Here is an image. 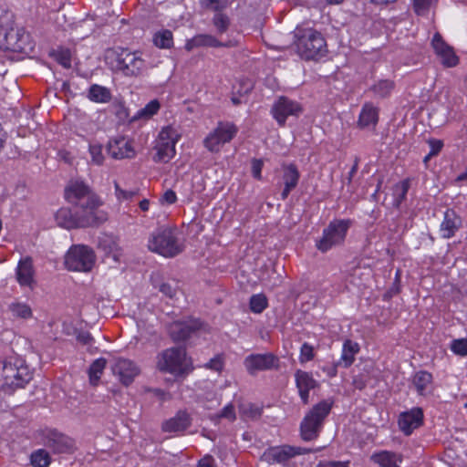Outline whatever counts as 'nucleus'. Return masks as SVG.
I'll return each mask as SVG.
<instances>
[{
	"label": "nucleus",
	"mask_w": 467,
	"mask_h": 467,
	"mask_svg": "<svg viewBox=\"0 0 467 467\" xmlns=\"http://www.w3.org/2000/svg\"><path fill=\"white\" fill-rule=\"evenodd\" d=\"M65 198L75 209L96 216L98 222L107 221V213L99 209L102 205L101 200L84 181L70 180L65 188Z\"/></svg>",
	"instance_id": "1"
},
{
	"label": "nucleus",
	"mask_w": 467,
	"mask_h": 467,
	"mask_svg": "<svg viewBox=\"0 0 467 467\" xmlns=\"http://www.w3.org/2000/svg\"><path fill=\"white\" fill-rule=\"evenodd\" d=\"M32 379L26 361L18 356H10L0 362V389L12 392L24 388Z\"/></svg>",
	"instance_id": "2"
},
{
	"label": "nucleus",
	"mask_w": 467,
	"mask_h": 467,
	"mask_svg": "<svg viewBox=\"0 0 467 467\" xmlns=\"http://www.w3.org/2000/svg\"><path fill=\"white\" fill-rule=\"evenodd\" d=\"M148 249L164 257H174L181 254L183 244L178 238L175 229L170 227H159L151 232L148 238Z\"/></svg>",
	"instance_id": "3"
},
{
	"label": "nucleus",
	"mask_w": 467,
	"mask_h": 467,
	"mask_svg": "<svg viewBox=\"0 0 467 467\" xmlns=\"http://www.w3.org/2000/svg\"><path fill=\"white\" fill-rule=\"evenodd\" d=\"M295 42L297 54L306 60H317L326 56L327 47L321 33L312 28L298 30Z\"/></svg>",
	"instance_id": "4"
},
{
	"label": "nucleus",
	"mask_w": 467,
	"mask_h": 467,
	"mask_svg": "<svg viewBox=\"0 0 467 467\" xmlns=\"http://www.w3.org/2000/svg\"><path fill=\"white\" fill-rule=\"evenodd\" d=\"M157 368L175 377L185 376L192 370L186 351L181 347L167 348L160 353L157 357Z\"/></svg>",
	"instance_id": "5"
},
{
	"label": "nucleus",
	"mask_w": 467,
	"mask_h": 467,
	"mask_svg": "<svg viewBox=\"0 0 467 467\" xmlns=\"http://www.w3.org/2000/svg\"><path fill=\"white\" fill-rule=\"evenodd\" d=\"M332 406V400H324L315 405L305 416L300 424L301 437L304 441H313L318 437Z\"/></svg>",
	"instance_id": "6"
},
{
	"label": "nucleus",
	"mask_w": 467,
	"mask_h": 467,
	"mask_svg": "<svg viewBox=\"0 0 467 467\" xmlns=\"http://www.w3.org/2000/svg\"><path fill=\"white\" fill-rule=\"evenodd\" d=\"M54 217L58 226L68 230L94 227L101 224V223L95 220L96 216L90 215V213L88 214L75 208L72 211L68 207H62L57 211Z\"/></svg>",
	"instance_id": "7"
},
{
	"label": "nucleus",
	"mask_w": 467,
	"mask_h": 467,
	"mask_svg": "<svg viewBox=\"0 0 467 467\" xmlns=\"http://www.w3.org/2000/svg\"><path fill=\"white\" fill-rule=\"evenodd\" d=\"M116 70L128 78H139L147 70V63L139 51L121 49L116 58Z\"/></svg>",
	"instance_id": "8"
},
{
	"label": "nucleus",
	"mask_w": 467,
	"mask_h": 467,
	"mask_svg": "<svg viewBox=\"0 0 467 467\" xmlns=\"http://www.w3.org/2000/svg\"><path fill=\"white\" fill-rule=\"evenodd\" d=\"M94 251L84 244L73 245L65 256L66 267L70 271L88 272L95 264Z\"/></svg>",
	"instance_id": "9"
},
{
	"label": "nucleus",
	"mask_w": 467,
	"mask_h": 467,
	"mask_svg": "<svg viewBox=\"0 0 467 467\" xmlns=\"http://www.w3.org/2000/svg\"><path fill=\"white\" fill-rule=\"evenodd\" d=\"M180 135L177 130L171 127L163 128L159 133L154 147L156 153L153 156L155 162L167 163L175 155V144L179 140Z\"/></svg>",
	"instance_id": "10"
},
{
	"label": "nucleus",
	"mask_w": 467,
	"mask_h": 467,
	"mask_svg": "<svg viewBox=\"0 0 467 467\" xmlns=\"http://www.w3.org/2000/svg\"><path fill=\"white\" fill-rule=\"evenodd\" d=\"M3 35V46L5 49L14 52H26L33 48L30 40V35L23 27H10L0 30V36Z\"/></svg>",
	"instance_id": "11"
},
{
	"label": "nucleus",
	"mask_w": 467,
	"mask_h": 467,
	"mask_svg": "<svg viewBox=\"0 0 467 467\" xmlns=\"http://www.w3.org/2000/svg\"><path fill=\"white\" fill-rule=\"evenodd\" d=\"M348 230V221H337L330 223L324 229L322 238L317 242V248L322 253L327 252L333 246L341 244Z\"/></svg>",
	"instance_id": "12"
},
{
	"label": "nucleus",
	"mask_w": 467,
	"mask_h": 467,
	"mask_svg": "<svg viewBox=\"0 0 467 467\" xmlns=\"http://www.w3.org/2000/svg\"><path fill=\"white\" fill-rule=\"evenodd\" d=\"M311 450L289 445L268 448L262 455V460L269 464H284L296 455L309 453Z\"/></svg>",
	"instance_id": "13"
},
{
	"label": "nucleus",
	"mask_w": 467,
	"mask_h": 467,
	"mask_svg": "<svg viewBox=\"0 0 467 467\" xmlns=\"http://www.w3.org/2000/svg\"><path fill=\"white\" fill-rule=\"evenodd\" d=\"M303 111L301 105L286 97H279L272 106L271 113L279 126H285L288 117H298Z\"/></svg>",
	"instance_id": "14"
},
{
	"label": "nucleus",
	"mask_w": 467,
	"mask_h": 467,
	"mask_svg": "<svg viewBox=\"0 0 467 467\" xmlns=\"http://www.w3.org/2000/svg\"><path fill=\"white\" fill-rule=\"evenodd\" d=\"M203 329V324L199 319L189 318L171 323L169 327L171 337L174 341H183Z\"/></svg>",
	"instance_id": "15"
},
{
	"label": "nucleus",
	"mask_w": 467,
	"mask_h": 467,
	"mask_svg": "<svg viewBox=\"0 0 467 467\" xmlns=\"http://www.w3.org/2000/svg\"><path fill=\"white\" fill-rule=\"evenodd\" d=\"M278 362V358L272 353L251 354L244 358V366L251 375L257 371L276 368Z\"/></svg>",
	"instance_id": "16"
},
{
	"label": "nucleus",
	"mask_w": 467,
	"mask_h": 467,
	"mask_svg": "<svg viewBox=\"0 0 467 467\" xmlns=\"http://www.w3.org/2000/svg\"><path fill=\"white\" fill-rule=\"evenodd\" d=\"M42 443L54 453H68L73 449L72 440L56 430L46 431L43 433Z\"/></svg>",
	"instance_id": "17"
},
{
	"label": "nucleus",
	"mask_w": 467,
	"mask_h": 467,
	"mask_svg": "<svg viewBox=\"0 0 467 467\" xmlns=\"http://www.w3.org/2000/svg\"><path fill=\"white\" fill-rule=\"evenodd\" d=\"M112 372L119 378L123 385L129 386L133 382L135 377L139 375L140 369L136 364L130 359L117 358L112 365Z\"/></svg>",
	"instance_id": "18"
},
{
	"label": "nucleus",
	"mask_w": 467,
	"mask_h": 467,
	"mask_svg": "<svg viewBox=\"0 0 467 467\" xmlns=\"http://www.w3.org/2000/svg\"><path fill=\"white\" fill-rule=\"evenodd\" d=\"M35 275L36 271L32 258L26 256L20 259L16 269V276L18 284L21 286L28 287L33 290L36 284Z\"/></svg>",
	"instance_id": "19"
},
{
	"label": "nucleus",
	"mask_w": 467,
	"mask_h": 467,
	"mask_svg": "<svg viewBox=\"0 0 467 467\" xmlns=\"http://www.w3.org/2000/svg\"><path fill=\"white\" fill-rule=\"evenodd\" d=\"M398 423L405 435H410L415 429L423 424L422 409L416 407L409 411L400 413Z\"/></svg>",
	"instance_id": "20"
},
{
	"label": "nucleus",
	"mask_w": 467,
	"mask_h": 467,
	"mask_svg": "<svg viewBox=\"0 0 467 467\" xmlns=\"http://www.w3.org/2000/svg\"><path fill=\"white\" fill-rule=\"evenodd\" d=\"M431 46L435 53L441 57V64L447 67H455L458 64V57L452 47L447 45L440 33L433 36Z\"/></svg>",
	"instance_id": "21"
},
{
	"label": "nucleus",
	"mask_w": 467,
	"mask_h": 467,
	"mask_svg": "<svg viewBox=\"0 0 467 467\" xmlns=\"http://www.w3.org/2000/svg\"><path fill=\"white\" fill-rule=\"evenodd\" d=\"M295 381L302 402L307 404L309 402V391L317 388L319 386L318 382L311 373L301 369L295 372Z\"/></svg>",
	"instance_id": "22"
},
{
	"label": "nucleus",
	"mask_w": 467,
	"mask_h": 467,
	"mask_svg": "<svg viewBox=\"0 0 467 467\" xmlns=\"http://www.w3.org/2000/svg\"><path fill=\"white\" fill-rule=\"evenodd\" d=\"M108 150L109 155L117 160L131 159L136 154L131 142L125 138L110 140L108 145Z\"/></svg>",
	"instance_id": "23"
},
{
	"label": "nucleus",
	"mask_w": 467,
	"mask_h": 467,
	"mask_svg": "<svg viewBox=\"0 0 467 467\" xmlns=\"http://www.w3.org/2000/svg\"><path fill=\"white\" fill-rule=\"evenodd\" d=\"M379 121V109L371 102L365 103L357 122L360 130H374Z\"/></svg>",
	"instance_id": "24"
},
{
	"label": "nucleus",
	"mask_w": 467,
	"mask_h": 467,
	"mask_svg": "<svg viewBox=\"0 0 467 467\" xmlns=\"http://www.w3.org/2000/svg\"><path fill=\"white\" fill-rule=\"evenodd\" d=\"M201 47H230V45L223 44L220 42L215 36L208 34L196 35L192 38L187 40L185 44V49L187 51H192V49Z\"/></svg>",
	"instance_id": "25"
},
{
	"label": "nucleus",
	"mask_w": 467,
	"mask_h": 467,
	"mask_svg": "<svg viewBox=\"0 0 467 467\" xmlns=\"http://www.w3.org/2000/svg\"><path fill=\"white\" fill-rule=\"evenodd\" d=\"M191 424L190 416L186 411H179L173 418L162 423V431L177 432L186 430Z\"/></svg>",
	"instance_id": "26"
},
{
	"label": "nucleus",
	"mask_w": 467,
	"mask_h": 467,
	"mask_svg": "<svg viewBox=\"0 0 467 467\" xmlns=\"http://www.w3.org/2000/svg\"><path fill=\"white\" fill-rule=\"evenodd\" d=\"M299 177V171L294 164H290L285 168L283 175L285 188L281 192L282 200H285L290 192L296 187Z\"/></svg>",
	"instance_id": "27"
},
{
	"label": "nucleus",
	"mask_w": 467,
	"mask_h": 467,
	"mask_svg": "<svg viewBox=\"0 0 467 467\" xmlns=\"http://www.w3.org/2000/svg\"><path fill=\"white\" fill-rule=\"evenodd\" d=\"M372 367L373 362L371 359H365L360 364L355 366V368L352 369V373H357V375H355V379L352 384L356 389H362L366 386Z\"/></svg>",
	"instance_id": "28"
},
{
	"label": "nucleus",
	"mask_w": 467,
	"mask_h": 467,
	"mask_svg": "<svg viewBox=\"0 0 467 467\" xmlns=\"http://www.w3.org/2000/svg\"><path fill=\"white\" fill-rule=\"evenodd\" d=\"M461 223L460 218H458L452 210H447L444 213V219L441 224V235L444 238H451L454 235L456 230L459 228Z\"/></svg>",
	"instance_id": "29"
},
{
	"label": "nucleus",
	"mask_w": 467,
	"mask_h": 467,
	"mask_svg": "<svg viewBox=\"0 0 467 467\" xmlns=\"http://www.w3.org/2000/svg\"><path fill=\"white\" fill-rule=\"evenodd\" d=\"M371 460L378 463L380 467H400L399 463L401 462V456L396 452L382 451L374 453Z\"/></svg>",
	"instance_id": "30"
},
{
	"label": "nucleus",
	"mask_w": 467,
	"mask_h": 467,
	"mask_svg": "<svg viewBox=\"0 0 467 467\" xmlns=\"http://www.w3.org/2000/svg\"><path fill=\"white\" fill-rule=\"evenodd\" d=\"M344 366L348 368L350 365V340L347 339L343 345V352L341 356V360L337 362L336 364H331L327 366H324L322 370L326 372V374L329 377H335L337 375V369L339 366Z\"/></svg>",
	"instance_id": "31"
},
{
	"label": "nucleus",
	"mask_w": 467,
	"mask_h": 467,
	"mask_svg": "<svg viewBox=\"0 0 467 467\" xmlns=\"http://www.w3.org/2000/svg\"><path fill=\"white\" fill-rule=\"evenodd\" d=\"M88 98L96 103H107L111 99V93L108 88L93 84L88 88Z\"/></svg>",
	"instance_id": "32"
},
{
	"label": "nucleus",
	"mask_w": 467,
	"mask_h": 467,
	"mask_svg": "<svg viewBox=\"0 0 467 467\" xmlns=\"http://www.w3.org/2000/svg\"><path fill=\"white\" fill-rule=\"evenodd\" d=\"M214 131L221 138V141L227 143L236 135L238 129L231 122H220Z\"/></svg>",
	"instance_id": "33"
},
{
	"label": "nucleus",
	"mask_w": 467,
	"mask_h": 467,
	"mask_svg": "<svg viewBox=\"0 0 467 467\" xmlns=\"http://www.w3.org/2000/svg\"><path fill=\"white\" fill-rule=\"evenodd\" d=\"M107 360L103 358H97L92 362L88 368L89 381L92 385L96 386L106 368Z\"/></svg>",
	"instance_id": "34"
},
{
	"label": "nucleus",
	"mask_w": 467,
	"mask_h": 467,
	"mask_svg": "<svg viewBox=\"0 0 467 467\" xmlns=\"http://www.w3.org/2000/svg\"><path fill=\"white\" fill-rule=\"evenodd\" d=\"M410 186V179H405L397 183L393 189L394 202L393 205L399 208L403 201H405L408 191Z\"/></svg>",
	"instance_id": "35"
},
{
	"label": "nucleus",
	"mask_w": 467,
	"mask_h": 467,
	"mask_svg": "<svg viewBox=\"0 0 467 467\" xmlns=\"http://www.w3.org/2000/svg\"><path fill=\"white\" fill-rule=\"evenodd\" d=\"M30 462L33 467H48L51 462V457L45 449H38L31 453Z\"/></svg>",
	"instance_id": "36"
},
{
	"label": "nucleus",
	"mask_w": 467,
	"mask_h": 467,
	"mask_svg": "<svg viewBox=\"0 0 467 467\" xmlns=\"http://www.w3.org/2000/svg\"><path fill=\"white\" fill-rule=\"evenodd\" d=\"M153 43L160 48H171L173 45V36L171 30L163 29L155 33Z\"/></svg>",
	"instance_id": "37"
},
{
	"label": "nucleus",
	"mask_w": 467,
	"mask_h": 467,
	"mask_svg": "<svg viewBox=\"0 0 467 467\" xmlns=\"http://www.w3.org/2000/svg\"><path fill=\"white\" fill-rule=\"evenodd\" d=\"M432 381V375L427 371H419L413 378V384L419 394L422 395Z\"/></svg>",
	"instance_id": "38"
},
{
	"label": "nucleus",
	"mask_w": 467,
	"mask_h": 467,
	"mask_svg": "<svg viewBox=\"0 0 467 467\" xmlns=\"http://www.w3.org/2000/svg\"><path fill=\"white\" fill-rule=\"evenodd\" d=\"M8 308L15 317L28 319L32 317V309L26 303L14 302L9 305Z\"/></svg>",
	"instance_id": "39"
},
{
	"label": "nucleus",
	"mask_w": 467,
	"mask_h": 467,
	"mask_svg": "<svg viewBox=\"0 0 467 467\" xmlns=\"http://www.w3.org/2000/svg\"><path fill=\"white\" fill-rule=\"evenodd\" d=\"M394 82L389 79L379 80L371 87L373 92L381 98H385L390 94L394 88Z\"/></svg>",
	"instance_id": "40"
},
{
	"label": "nucleus",
	"mask_w": 467,
	"mask_h": 467,
	"mask_svg": "<svg viewBox=\"0 0 467 467\" xmlns=\"http://www.w3.org/2000/svg\"><path fill=\"white\" fill-rule=\"evenodd\" d=\"M250 309L255 314L262 313L267 307V298L263 294H256L250 298Z\"/></svg>",
	"instance_id": "41"
},
{
	"label": "nucleus",
	"mask_w": 467,
	"mask_h": 467,
	"mask_svg": "<svg viewBox=\"0 0 467 467\" xmlns=\"http://www.w3.org/2000/svg\"><path fill=\"white\" fill-rule=\"evenodd\" d=\"M212 22L219 34L225 33L230 26V18L223 12L216 13L213 16Z\"/></svg>",
	"instance_id": "42"
},
{
	"label": "nucleus",
	"mask_w": 467,
	"mask_h": 467,
	"mask_svg": "<svg viewBox=\"0 0 467 467\" xmlns=\"http://www.w3.org/2000/svg\"><path fill=\"white\" fill-rule=\"evenodd\" d=\"M202 7L214 11L216 13H222L229 5L228 0H200Z\"/></svg>",
	"instance_id": "43"
},
{
	"label": "nucleus",
	"mask_w": 467,
	"mask_h": 467,
	"mask_svg": "<svg viewBox=\"0 0 467 467\" xmlns=\"http://www.w3.org/2000/svg\"><path fill=\"white\" fill-rule=\"evenodd\" d=\"M203 143L205 148L212 152L219 151L221 146L225 144L224 142L221 141V138L214 130L204 139Z\"/></svg>",
	"instance_id": "44"
},
{
	"label": "nucleus",
	"mask_w": 467,
	"mask_h": 467,
	"mask_svg": "<svg viewBox=\"0 0 467 467\" xmlns=\"http://www.w3.org/2000/svg\"><path fill=\"white\" fill-rule=\"evenodd\" d=\"M160 107V102L157 99L150 100L137 112V116L139 118L150 119L159 111Z\"/></svg>",
	"instance_id": "45"
},
{
	"label": "nucleus",
	"mask_w": 467,
	"mask_h": 467,
	"mask_svg": "<svg viewBox=\"0 0 467 467\" xmlns=\"http://www.w3.org/2000/svg\"><path fill=\"white\" fill-rule=\"evenodd\" d=\"M261 413L262 409L254 404L247 403L240 406V414L242 417L254 420L259 418Z\"/></svg>",
	"instance_id": "46"
},
{
	"label": "nucleus",
	"mask_w": 467,
	"mask_h": 467,
	"mask_svg": "<svg viewBox=\"0 0 467 467\" xmlns=\"http://www.w3.org/2000/svg\"><path fill=\"white\" fill-rule=\"evenodd\" d=\"M88 151L91 157V161L96 165H101L104 161V155L102 153V145L99 143H90Z\"/></svg>",
	"instance_id": "47"
},
{
	"label": "nucleus",
	"mask_w": 467,
	"mask_h": 467,
	"mask_svg": "<svg viewBox=\"0 0 467 467\" xmlns=\"http://www.w3.org/2000/svg\"><path fill=\"white\" fill-rule=\"evenodd\" d=\"M451 349L456 355L462 357L467 356V338L452 340Z\"/></svg>",
	"instance_id": "48"
},
{
	"label": "nucleus",
	"mask_w": 467,
	"mask_h": 467,
	"mask_svg": "<svg viewBox=\"0 0 467 467\" xmlns=\"http://www.w3.org/2000/svg\"><path fill=\"white\" fill-rule=\"evenodd\" d=\"M314 358V351L312 346L304 343L300 348V361L302 363L307 362Z\"/></svg>",
	"instance_id": "49"
},
{
	"label": "nucleus",
	"mask_w": 467,
	"mask_h": 467,
	"mask_svg": "<svg viewBox=\"0 0 467 467\" xmlns=\"http://www.w3.org/2000/svg\"><path fill=\"white\" fill-rule=\"evenodd\" d=\"M116 197L119 200H130L137 194L135 191L122 190L117 182H114Z\"/></svg>",
	"instance_id": "50"
},
{
	"label": "nucleus",
	"mask_w": 467,
	"mask_h": 467,
	"mask_svg": "<svg viewBox=\"0 0 467 467\" xmlns=\"http://www.w3.org/2000/svg\"><path fill=\"white\" fill-rule=\"evenodd\" d=\"M57 60L65 68L71 67V55L69 50H61L58 52Z\"/></svg>",
	"instance_id": "51"
},
{
	"label": "nucleus",
	"mask_w": 467,
	"mask_h": 467,
	"mask_svg": "<svg viewBox=\"0 0 467 467\" xmlns=\"http://www.w3.org/2000/svg\"><path fill=\"white\" fill-rule=\"evenodd\" d=\"M433 0H414V10L418 15L424 14L432 4Z\"/></svg>",
	"instance_id": "52"
},
{
	"label": "nucleus",
	"mask_w": 467,
	"mask_h": 467,
	"mask_svg": "<svg viewBox=\"0 0 467 467\" xmlns=\"http://www.w3.org/2000/svg\"><path fill=\"white\" fill-rule=\"evenodd\" d=\"M316 467H349L348 461H321Z\"/></svg>",
	"instance_id": "53"
},
{
	"label": "nucleus",
	"mask_w": 467,
	"mask_h": 467,
	"mask_svg": "<svg viewBox=\"0 0 467 467\" xmlns=\"http://www.w3.org/2000/svg\"><path fill=\"white\" fill-rule=\"evenodd\" d=\"M263 166H264V163H263L262 160H259V159L252 160V174L257 180H261V178H262L261 173H262Z\"/></svg>",
	"instance_id": "54"
},
{
	"label": "nucleus",
	"mask_w": 467,
	"mask_h": 467,
	"mask_svg": "<svg viewBox=\"0 0 467 467\" xmlns=\"http://www.w3.org/2000/svg\"><path fill=\"white\" fill-rule=\"evenodd\" d=\"M219 417L234 421L236 418L234 406L229 403L221 411Z\"/></svg>",
	"instance_id": "55"
},
{
	"label": "nucleus",
	"mask_w": 467,
	"mask_h": 467,
	"mask_svg": "<svg viewBox=\"0 0 467 467\" xmlns=\"http://www.w3.org/2000/svg\"><path fill=\"white\" fill-rule=\"evenodd\" d=\"M11 19V15L8 13L7 7L0 0V30Z\"/></svg>",
	"instance_id": "56"
},
{
	"label": "nucleus",
	"mask_w": 467,
	"mask_h": 467,
	"mask_svg": "<svg viewBox=\"0 0 467 467\" xmlns=\"http://www.w3.org/2000/svg\"><path fill=\"white\" fill-rule=\"evenodd\" d=\"M161 202L162 204H173L177 201V196L175 192L172 190H167L161 198Z\"/></svg>",
	"instance_id": "57"
},
{
	"label": "nucleus",
	"mask_w": 467,
	"mask_h": 467,
	"mask_svg": "<svg viewBox=\"0 0 467 467\" xmlns=\"http://www.w3.org/2000/svg\"><path fill=\"white\" fill-rule=\"evenodd\" d=\"M160 291L170 298H172L176 295V287L169 283L161 284L160 285Z\"/></svg>",
	"instance_id": "58"
},
{
	"label": "nucleus",
	"mask_w": 467,
	"mask_h": 467,
	"mask_svg": "<svg viewBox=\"0 0 467 467\" xmlns=\"http://www.w3.org/2000/svg\"><path fill=\"white\" fill-rule=\"evenodd\" d=\"M431 146L430 155H437L442 149L443 143L441 140L431 139L429 140Z\"/></svg>",
	"instance_id": "59"
},
{
	"label": "nucleus",
	"mask_w": 467,
	"mask_h": 467,
	"mask_svg": "<svg viewBox=\"0 0 467 467\" xmlns=\"http://www.w3.org/2000/svg\"><path fill=\"white\" fill-rule=\"evenodd\" d=\"M197 467H216L214 459L206 455L198 462Z\"/></svg>",
	"instance_id": "60"
},
{
	"label": "nucleus",
	"mask_w": 467,
	"mask_h": 467,
	"mask_svg": "<svg viewBox=\"0 0 467 467\" xmlns=\"http://www.w3.org/2000/svg\"><path fill=\"white\" fill-rule=\"evenodd\" d=\"M149 391L152 393L153 396L159 398L161 401L171 399L170 394L161 389H150Z\"/></svg>",
	"instance_id": "61"
},
{
	"label": "nucleus",
	"mask_w": 467,
	"mask_h": 467,
	"mask_svg": "<svg viewBox=\"0 0 467 467\" xmlns=\"http://www.w3.org/2000/svg\"><path fill=\"white\" fill-rule=\"evenodd\" d=\"M77 339L78 342L82 343L83 345H90L93 341V337H91L90 333L88 332H80L77 336Z\"/></svg>",
	"instance_id": "62"
},
{
	"label": "nucleus",
	"mask_w": 467,
	"mask_h": 467,
	"mask_svg": "<svg viewBox=\"0 0 467 467\" xmlns=\"http://www.w3.org/2000/svg\"><path fill=\"white\" fill-rule=\"evenodd\" d=\"M207 367L215 371H220L223 368V363L219 358H213L209 361Z\"/></svg>",
	"instance_id": "63"
},
{
	"label": "nucleus",
	"mask_w": 467,
	"mask_h": 467,
	"mask_svg": "<svg viewBox=\"0 0 467 467\" xmlns=\"http://www.w3.org/2000/svg\"><path fill=\"white\" fill-rule=\"evenodd\" d=\"M149 207H150V202L149 200L147 199H143L142 201L140 202V208L143 211V212H147L149 210Z\"/></svg>",
	"instance_id": "64"
}]
</instances>
